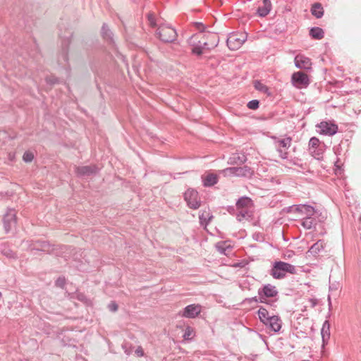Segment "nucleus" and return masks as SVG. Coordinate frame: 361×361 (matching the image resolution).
<instances>
[{"mask_svg": "<svg viewBox=\"0 0 361 361\" xmlns=\"http://www.w3.org/2000/svg\"><path fill=\"white\" fill-rule=\"evenodd\" d=\"M147 18L148 23L151 27H154L158 25L155 35L161 42L171 43L176 39L177 32L171 25L161 23L157 24L155 16L153 13H149Z\"/></svg>", "mask_w": 361, "mask_h": 361, "instance_id": "nucleus-1", "label": "nucleus"}, {"mask_svg": "<svg viewBox=\"0 0 361 361\" xmlns=\"http://www.w3.org/2000/svg\"><path fill=\"white\" fill-rule=\"evenodd\" d=\"M259 302L276 307V302L279 301V291L277 288L270 283L263 285L257 290Z\"/></svg>", "mask_w": 361, "mask_h": 361, "instance_id": "nucleus-2", "label": "nucleus"}, {"mask_svg": "<svg viewBox=\"0 0 361 361\" xmlns=\"http://www.w3.org/2000/svg\"><path fill=\"white\" fill-rule=\"evenodd\" d=\"M59 35L61 39V44L58 62L61 66L66 67L68 61V47L71 43L72 32L70 30H67L63 33L62 29L60 27Z\"/></svg>", "mask_w": 361, "mask_h": 361, "instance_id": "nucleus-3", "label": "nucleus"}, {"mask_svg": "<svg viewBox=\"0 0 361 361\" xmlns=\"http://www.w3.org/2000/svg\"><path fill=\"white\" fill-rule=\"evenodd\" d=\"M287 273L295 274L296 268L294 265L282 261L275 262L270 272L273 278L276 279H283Z\"/></svg>", "mask_w": 361, "mask_h": 361, "instance_id": "nucleus-4", "label": "nucleus"}, {"mask_svg": "<svg viewBox=\"0 0 361 361\" xmlns=\"http://www.w3.org/2000/svg\"><path fill=\"white\" fill-rule=\"evenodd\" d=\"M202 35V34H195L188 39V44L192 47L191 50L192 54L201 56L204 53V50H210L212 49L209 47L207 42H201L200 37ZM205 35H203V37Z\"/></svg>", "mask_w": 361, "mask_h": 361, "instance_id": "nucleus-5", "label": "nucleus"}, {"mask_svg": "<svg viewBox=\"0 0 361 361\" xmlns=\"http://www.w3.org/2000/svg\"><path fill=\"white\" fill-rule=\"evenodd\" d=\"M325 147V144L321 142L317 137H312L310 138L308 150L310 154L315 159L319 160L322 158Z\"/></svg>", "mask_w": 361, "mask_h": 361, "instance_id": "nucleus-6", "label": "nucleus"}, {"mask_svg": "<svg viewBox=\"0 0 361 361\" xmlns=\"http://www.w3.org/2000/svg\"><path fill=\"white\" fill-rule=\"evenodd\" d=\"M273 139L274 140V145L279 154V157L283 159H287L288 154L287 150L290 147L292 138L290 137L283 138L274 137Z\"/></svg>", "mask_w": 361, "mask_h": 361, "instance_id": "nucleus-7", "label": "nucleus"}, {"mask_svg": "<svg viewBox=\"0 0 361 361\" xmlns=\"http://www.w3.org/2000/svg\"><path fill=\"white\" fill-rule=\"evenodd\" d=\"M247 35L245 33H231L226 40L227 46L231 50L238 49L246 41Z\"/></svg>", "mask_w": 361, "mask_h": 361, "instance_id": "nucleus-8", "label": "nucleus"}, {"mask_svg": "<svg viewBox=\"0 0 361 361\" xmlns=\"http://www.w3.org/2000/svg\"><path fill=\"white\" fill-rule=\"evenodd\" d=\"M184 200L188 207L192 209H198L201 205L200 198L197 190L189 188L184 193Z\"/></svg>", "mask_w": 361, "mask_h": 361, "instance_id": "nucleus-9", "label": "nucleus"}, {"mask_svg": "<svg viewBox=\"0 0 361 361\" xmlns=\"http://www.w3.org/2000/svg\"><path fill=\"white\" fill-rule=\"evenodd\" d=\"M101 34L102 36V38L108 43L109 45H110L112 49H114L115 53L121 57V59L124 61L125 57L123 55L118 53L116 45L114 39V34L111 32V30L109 28L108 25L106 23H104L102 30H101Z\"/></svg>", "mask_w": 361, "mask_h": 361, "instance_id": "nucleus-10", "label": "nucleus"}, {"mask_svg": "<svg viewBox=\"0 0 361 361\" xmlns=\"http://www.w3.org/2000/svg\"><path fill=\"white\" fill-rule=\"evenodd\" d=\"M288 212L299 213L305 216H314V214H318L315 209L307 204H298L293 205L288 208Z\"/></svg>", "mask_w": 361, "mask_h": 361, "instance_id": "nucleus-11", "label": "nucleus"}, {"mask_svg": "<svg viewBox=\"0 0 361 361\" xmlns=\"http://www.w3.org/2000/svg\"><path fill=\"white\" fill-rule=\"evenodd\" d=\"M4 227L8 233L16 224V212L13 209H8L3 217Z\"/></svg>", "mask_w": 361, "mask_h": 361, "instance_id": "nucleus-12", "label": "nucleus"}, {"mask_svg": "<svg viewBox=\"0 0 361 361\" xmlns=\"http://www.w3.org/2000/svg\"><path fill=\"white\" fill-rule=\"evenodd\" d=\"M291 81L293 85L299 89L306 87L310 84L307 75L302 71L294 73L292 75Z\"/></svg>", "mask_w": 361, "mask_h": 361, "instance_id": "nucleus-13", "label": "nucleus"}, {"mask_svg": "<svg viewBox=\"0 0 361 361\" xmlns=\"http://www.w3.org/2000/svg\"><path fill=\"white\" fill-rule=\"evenodd\" d=\"M202 311V306L199 304L187 305L179 312L183 317L193 319L197 317Z\"/></svg>", "mask_w": 361, "mask_h": 361, "instance_id": "nucleus-14", "label": "nucleus"}, {"mask_svg": "<svg viewBox=\"0 0 361 361\" xmlns=\"http://www.w3.org/2000/svg\"><path fill=\"white\" fill-rule=\"evenodd\" d=\"M317 127L319 129L320 134L326 135H334L338 132V126L329 123L326 121H322L317 125Z\"/></svg>", "mask_w": 361, "mask_h": 361, "instance_id": "nucleus-15", "label": "nucleus"}, {"mask_svg": "<svg viewBox=\"0 0 361 361\" xmlns=\"http://www.w3.org/2000/svg\"><path fill=\"white\" fill-rule=\"evenodd\" d=\"M98 168L95 165L75 166V172L79 177H88L96 174Z\"/></svg>", "mask_w": 361, "mask_h": 361, "instance_id": "nucleus-16", "label": "nucleus"}, {"mask_svg": "<svg viewBox=\"0 0 361 361\" xmlns=\"http://www.w3.org/2000/svg\"><path fill=\"white\" fill-rule=\"evenodd\" d=\"M295 66L299 69H311L312 62L311 60L302 54L295 56L294 59Z\"/></svg>", "mask_w": 361, "mask_h": 361, "instance_id": "nucleus-17", "label": "nucleus"}, {"mask_svg": "<svg viewBox=\"0 0 361 361\" xmlns=\"http://www.w3.org/2000/svg\"><path fill=\"white\" fill-rule=\"evenodd\" d=\"M32 250L49 253L54 250V248L53 246L47 241L37 240L33 243Z\"/></svg>", "mask_w": 361, "mask_h": 361, "instance_id": "nucleus-18", "label": "nucleus"}, {"mask_svg": "<svg viewBox=\"0 0 361 361\" xmlns=\"http://www.w3.org/2000/svg\"><path fill=\"white\" fill-rule=\"evenodd\" d=\"M257 314L260 322L267 327H268L271 322V319H272V317H274V315H271L269 311L264 307L262 306H261L259 308Z\"/></svg>", "mask_w": 361, "mask_h": 361, "instance_id": "nucleus-19", "label": "nucleus"}, {"mask_svg": "<svg viewBox=\"0 0 361 361\" xmlns=\"http://www.w3.org/2000/svg\"><path fill=\"white\" fill-rule=\"evenodd\" d=\"M271 9V3L270 0H263L262 6H259L257 8V13L260 17L267 16Z\"/></svg>", "mask_w": 361, "mask_h": 361, "instance_id": "nucleus-20", "label": "nucleus"}, {"mask_svg": "<svg viewBox=\"0 0 361 361\" xmlns=\"http://www.w3.org/2000/svg\"><path fill=\"white\" fill-rule=\"evenodd\" d=\"M253 207L252 200L247 197H242L236 202V209H252Z\"/></svg>", "mask_w": 361, "mask_h": 361, "instance_id": "nucleus-21", "label": "nucleus"}, {"mask_svg": "<svg viewBox=\"0 0 361 361\" xmlns=\"http://www.w3.org/2000/svg\"><path fill=\"white\" fill-rule=\"evenodd\" d=\"M281 325L282 321L281 318L277 315H274L267 328L274 332H279L281 329Z\"/></svg>", "mask_w": 361, "mask_h": 361, "instance_id": "nucleus-22", "label": "nucleus"}, {"mask_svg": "<svg viewBox=\"0 0 361 361\" xmlns=\"http://www.w3.org/2000/svg\"><path fill=\"white\" fill-rule=\"evenodd\" d=\"M321 334L323 341V345L327 343L330 338V324L328 321H325L322 325Z\"/></svg>", "mask_w": 361, "mask_h": 361, "instance_id": "nucleus-23", "label": "nucleus"}, {"mask_svg": "<svg viewBox=\"0 0 361 361\" xmlns=\"http://www.w3.org/2000/svg\"><path fill=\"white\" fill-rule=\"evenodd\" d=\"M324 241L322 240H319L311 246V247L308 250V253L311 254L312 255L316 256L324 248Z\"/></svg>", "mask_w": 361, "mask_h": 361, "instance_id": "nucleus-24", "label": "nucleus"}, {"mask_svg": "<svg viewBox=\"0 0 361 361\" xmlns=\"http://www.w3.org/2000/svg\"><path fill=\"white\" fill-rule=\"evenodd\" d=\"M213 216L211 214L209 210H204L200 212L199 219L200 223L202 226H207L209 224Z\"/></svg>", "mask_w": 361, "mask_h": 361, "instance_id": "nucleus-25", "label": "nucleus"}, {"mask_svg": "<svg viewBox=\"0 0 361 361\" xmlns=\"http://www.w3.org/2000/svg\"><path fill=\"white\" fill-rule=\"evenodd\" d=\"M203 185L205 187L214 185L218 181V176L214 173H209L205 177H202Z\"/></svg>", "mask_w": 361, "mask_h": 361, "instance_id": "nucleus-26", "label": "nucleus"}, {"mask_svg": "<svg viewBox=\"0 0 361 361\" xmlns=\"http://www.w3.org/2000/svg\"><path fill=\"white\" fill-rule=\"evenodd\" d=\"M301 225L306 229H311L317 225V220L312 216H304Z\"/></svg>", "mask_w": 361, "mask_h": 361, "instance_id": "nucleus-27", "label": "nucleus"}, {"mask_svg": "<svg viewBox=\"0 0 361 361\" xmlns=\"http://www.w3.org/2000/svg\"><path fill=\"white\" fill-rule=\"evenodd\" d=\"M254 87L257 90L265 94L268 97H270L272 95V93L270 91L269 88L266 85L261 82L260 81H258V80L255 81Z\"/></svg>", "mask_w": 361, "mask_h": 361, "instance_id": "nucleus-28", "label": "nucleus"}, {"mask_svg": "<svg viewBox=\"0 0 361 361\" xmlns=\"http://www.w3.org/2000/svg\"><path fill=\"white\" fill-rule=\"evenodd\" d=\"M311 13L317 18H322L324 15V9L323 7L322 6V4L319 3L314 4L311 8Z\"/></svg>", "mask_w": 361, "mask_h": 361, "instance_id": "nucleus-29", "label": "nucleus"}, {"mask_svg": "<svg viewBox=\"0 0 361 361\" xmlns=\"http://www.w3.org/2000/svg\"><path fill=\"white\" fill-rule=\"evenodd\" d=\"M310 35L315 39H322L324 37V32L319 27H312L310 30Z\"/></svg>", "mask_w": 361, "mask_h": 361, "instance_id": "nucleus-30", "label": "nucleus"}, {"mask_svg": "<svg viewBox=\"0 0 361 361\" xmlns=\"http://www.w3.org/2000/svg\"><path fill=\"white\" fill-rule=\"evenodd\" d=\"M238 213L236 214V218L238 221H241L243 219L248 218L250 216V214H251L252 209H237Z\"/></svg>", "mask_w": 361, "mask_h": 361, "instance_id": "nucleus-31", "label": "nucleus"}, {"mask_svg": "<svg viewBox=\"0 0 361 361\" xmlns=\"http://www.w3.org/2000/svg\"><path fill=\"white\" fill-rule=\"evenodd\" d=\"M195 336L194 329L190 326H188L183 334V338L185 340H191Z\"/></svg>", "mask_w": 361, "mask_h": 361, "instance_id": "nucleus-32", "label": "nucleus"}, {"mask_svg": "<svg viewBox=\"0 0 361 361\" xmlns=\"http://www.w3.org/2000/svg\"><path fill=\"white\" fill-rule=\"evenodd\" d=\"M217 250L224 255H226V250L231 248L230 245H226V242H219L216 244Z\"/></svg>", "mask_w": 361, "mask_h": 361, "instance_id": "nucleus-33", "label": "nucleus"}, {"mask_svg": "<svg viewBox=\"0 0 361 361\" xmlns=\"http://www.w3.org/2000/svg\"><path fill=\"white\" fill-rule=\"evenodd\" d=\"M233 169L236 170V173L238 176H247L251 173L250 169L247 166H245L244 168H233Z\"/></svg>", "mask_w": 361, "mask_h": 361, "instance_id": "nucleus-34", "label": "nucleus"}, {"mask_svg": "<svg viewBox=\"0 0 361 361\" xmlns=\"http://www.w3.org/2000/svg\"><path fill=\"white\" fill-rule=\"evenodd\" d=\"M259 102L257 99L251 100L247 104V106L250 109H252V110L257 109L259 108Z\"/></svg>", "mask_w": 361, "mask_h": 361, "instance_id": "nucleus-35", "label": "nucleus"}, {"mask_svg": "<svg viewBox=\"0 0 361 361\" xmlns=\"http://www.w3.org/2000/svg\"><path fill=\"white\" fill-rule=\"evenodd\" d=\"M34 159V154L30 151H27L23 156V159L25 162H31Z\"/></svg>", "mask_w": 361, "mask_h": 361, "instance_id": "nucleus-36", "label": "nucleus"}, {"mask_svg": "<svg viewBox=\"0 0 361 361\" xmlns=\"http://www.w3.org/2000/svg\"><path fill=\"white\" fill-rule=\"evenodd\" d=\"M233 159H235V160L238 159V161H235V162L236 164H241L246 161L247 158H246L245 155H244V154H241V155L238 154L237 156L235 155L233 157Z\"/></svg>", "mask_w": 361, "mask_h": 361, "instance_id": "nucleus-37", "label": "nucleus"}, {"mask_svg": "<svg viewBox=\"0 0 361 361\" xmlns=\"http://www.w3.org/2000/svg\"><path fill=\"white\" fill-rule=\"evenodd\" d=\"M57 287L63 288L66 284V279L64 277H59L55 282Z\"/></svg>", "mask_w": 361, "mask_h": 361, "instance_id": "nucleus-38", "label": "nucleus"}, {"mask_svg": "<svg viewBox=\"0 0 361 361\" xmlns=\"http://www.w3.org/2000/svg\"><path fill=\"white\" fill-rule=\"evenodd\" d=\"M47 82L51 85H54L59 82V79L55 76H49L46 78Z\"/></svg>", "mask_w": 361, "mask_h": 361, "instance_id": "nucleus-39", "label": "nucleus"}, {"mask_svg": "<svg viewBox=\"0 0 361 361\" xmlns=\"http://www.w3.org/2000/svg\"><path fill=\"white\" fill-rule=\"evenodd\" d=\"M108 308L111 312H116L118 310V305L115 302L109 304Z\"/></svg>", "mask_w": 361, "mask_h": 361, "instance_id": "nucleus-40", "label": "nucleus"}, {"mask_svg": "<svg viewBox=\"0 0 361 361\" xmlns=\"http://www.w3.org/2000/svg\"><path fill=\"white\" fill-rule=\"evenodd\" d=\"M245 301H247L249 303H252V302L257 303V302H259V296L258 297L255 296V297H252V298H246Z\"/></svg>", "mask_w": 361, "mask_h": 361, "instance_id": "nucleus-41", "label": "nucleus"}, {"mask_svg": "<svg viewBox=\"0 0 361 361\" xmlns=\"http://www.w3.org/2000/svg\"><path fill=\"white\" fill-rule=\"evenodd\" d=\"M210 35L214 38V42L212 44V48H214L218 45L219 39H218V37L215 34Z\"/></svg>", "mask_w": 361, "mask_h": 361, "instance_id": "nucleus-42", "label": "nucleus"}, {"mask_svg": "<svg viewBox=\"0 0 361 361\" xmlns=\"http://www.w3.org/2000/svg\"><path fill=\"white\" fill-rule=\"evenodd\" d=\"M135 354L137 355V357H142L144 355L143 350H142V348L141 347H138L135 350Z\"/></svg>", "mask_w": 361, "mask_h": 361, "instance_id": "nucleus-43", "label": "nucleus"}, {"mask_svg": "<svg viewBox=\"0 0 361 361\" xmlns=\"http://www.w3.org/2000/svg\"><path fill=\"white\" fill-rule=\"evenodd\" d=\"M196 27L197 29L200 30L201 31H203L204 29V25L202 23H195Z\"/></svg>", "mask_w": 361, "mask_h": 361, "instance_id": "nucleus-44", "label": "nucleus"}, {"mask_svg": "<svg viewBox=\"0 0 361 361\" xmlns=\"http://www.w3.org/2000/svg\"><path fill=\"white\" fill-rule=\"evenodd\" d=\"M4 255L10 258L14 257V256H15V254L12 251H8L7 252H4Z\"/></svg>", "mask_w": 361, "mask_h": 361, "instance_id": "nucleus-45", "label": "nucleus"}, {"mask_svg": "<svg viewBox=\"0 0 361 361\" xmlns=\"http://www.w3.org/2000/svg\"><path fill=\"white\" fill-rule=\"evenodd\" d=\"M227 211L231 214L235 212V207L233 206H230L228 207Z\"/></svg>", "mask_w": 361, "mask_h": 361, "instance_id": "nucleus-46", "label": "nucleus"}, {"mask_svg": "<svg viewBox=\"0 0 361 361\" xmlns=\"http://www.w3.org/2000/svg\"><path fill=\"white\" fill-rule=\"evenodd\" d=\"M335 166L336 168H340V160H339V159H337L336 161L335 162Z\"/></svg>", "mask_w": 361, "mask_h": 361, "instance_id": "nucleus-47", "label": "nucleus"}, {"mask_svg": "<svg viewBox=\"0 0 361 361\" xmlns=\"http://www.w3.org/2000/svg\"><path fill=\"white\" fill-rule=\"evenodd\" d=\"M339 147H334V152L336 155L339 154L338 152Z\"/></svg>", "mask_w": 361, "mask_h": 361, "instance_id": "nucleus-48", "label": "nucleus"}, {"mask_svg": "<svg viewBox=\"0 0 361 361\" xmlns=\"http://www.w3.org/2000/svg\"><path fill=\"white\" fill-rule=\"evenodd\" d=\"M78 299H79L80 300H83L85 299V295H82V294L79 295H78Z\"/></svg>", "mask_w": 361, "mask_h": 361, "instance_id": "nucleus-49", "label": "nucleus"}, {"mask_svg": "<svg viewBox=\"0 0 361 361\" xmlns=\"http://www.w3.org/2000/svg\"><path fill=\"white\" fill-rule=\"evenodd\" d=\"M2 298V293L0 292V300Z\"/></svg>", "mask_w": 361, "mask_h": 361, "instance_id": "nucleus-50", "label": "nucleus"}, {"mask_svg": "<svg viewBox=\"0 0 361 361\" xmlns=\"http://www.w3.org/2000/svg\"><path fill=\"white\" fill-rule=\"evenodd\" d=\"M133 1H137V0H133Z\"/></svg>", "mask_w": 361, "mask_h": 361, "instance_id": "nucleus-51", "label": "nucleus"}]
</instances>
